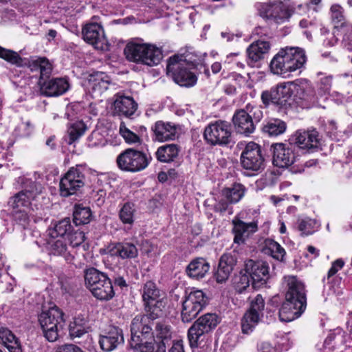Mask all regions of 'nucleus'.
<instances>
[{
  "instance_id": "f257e3e1",
  "label": "nucleus",
  "mask_w": 352,
  "mask_h": 352,
  "mask_svg": "<svg viewBox=\"0 0 352 352\" xmlns=\"http://www.w3.org/2000/svg\"><path fill=\"white\" fill-rule=\"evenodd\" d=\"M24 189L10 198L8 204L12 208V217L14 224L23 229L28 228L32 221L41 219L40 208L33 201L41 192V184L23 178Z\"/></svg>"
},
{
  "instance_id": "f03ea898",
  "label": "nucleus",
  "mask_w": 352,
  "mask_h": 352,
  "mask_svg": "<svg viewBox=\"0 0 352 352\" xmlns=\"http://www.w3.org/2000/svg\"><path fill=\"white\" fill-rule=\"evenodd\" d=\"M285 300L279 310L281 321L291 322L301 316L306 307V296L303 283L294 276L283 278Z\"/></svg>"
},
{
  "instance_id": "7ed1b4c3",
  "label": "nucleus",
  "mask_w": 352,
  "mask_h": 352,
  "mask_svg": "<svg viewBox=\"0 0 352 352\" xmlns=\"http://www.w3.org/2000/svg\"><path fill=\"white\" fill-rule=\"evenodd\" d=\"M307 61L303 49L294 47L281 48L270 61V71L283 78H289L292 73L302 69Z\"/></svg>"
},
{
  "instance_id": "20e7f679",
  "label": "nucleus",
  "mask_w": 352,
  "mask_h": 352,
  "mask_svg": "<svg viewBox=\"0 0 352 352\" xmlns=\"http://www.w3.org/2000/svg\"><path fill=\"white\" fill-rule=\"evenodd\" d=\"M195 65L184 58L183 56L175 55L168 58L166 65L167 74L182 87H192L197 81V77L191 71Z\"/></svg>"
},
{
  "instance_id": "39448f33",
  "label": "nucleus",
  "mask_w": 352,
  "mask_h": 352,
  "mask_svg": "<svg viewBox=\"0 0 352 352\" xmlns=\"http://www.w3.org/2000/svg\"><path fill=\"white\" fill-rule=\"evenodd\" d=\"M85 283L92 295L100 300H109L115 292L111 280L107 276L94 267L85 271Z\"/></svg>"
},
{
  "instance_id": "423d86ee",
  "label": "nucleus",
  "mask_w": 352,
  "mask_h": 352,
  "mask_svg": "<svg viewBox=\"0 0 352 352\" xmlns=\"http://www.w3.org/2000/svg\"><path fill=\"white\" fill-rule=\"evenodd\" d=\"M208 298L201 289L192 288L182 301L181 318L184 322L194 320L207 304Z\"/></svg>"
},
{
  "instance_id": "0eeeda50",
  "label": "nucleus",
  "mask_w": 352,
  "mask_h": 352,
  "mask_svg": "<svg viewBox=\"0 0 352 352\" xmlns=\"http://www.w3.org/2000/svg\"><path fill=\"white\" fill-rule=\"evenodd\" d=\"M142 297L146 311L151 319L160 316L164 307L163 299L160 298V292L153 281L146 282L142 290Z\"/></svg>"
},
{
  "instance_id": "6e6552de",
  "label": "nucleus",
  "mask_w": 352,
  "mask_h": 352,
  "mask_svg": "<svg viewBox=\"0 0 352 352\" xmlns=\"http://www.w3.org/2000/svg\"><path fill=\"white\" fill-rule=\"evenodd\" d=\"M150 160L151 157H148L144 153L128 148L117 157L116 162L121 170L134 173L146 168Z\"/></svg>"
},
{
  "instance_id": "1a4fd4ad",
  "label": "nucleus",
  "mask_w": 352,
  "mask_h": 352,
  "mask_svg": "<svg viewBox=\"0 0 352 352\" xmlns=\"http://www.w3.org/2000/svg\"><path fill=\"white\" fill-rule=\"evenodd\" d=\"M85 167L82 165H77L71 168L60 179V191L63 197L76 193L85 184Z\"/></svg>"
},
{
  "instance_id": "9d476101",
  "label": "nucleus",
  "mask_w": 352,
  "mask_h": 352,
  "mask_svg": "<svg viewBox=\"0 0 352 352\" xmlns=\"http://www.w3.org/2000/svg\"><path fill=\"white\" fill-rule=\"evenodd\" d=\"M204 136L211 145H227L231 142V126L223 120L212 122L205 128Z\"/></svg>"
},
{
  "instance_id": "9b49d317",
  "label": "nucleus",
  "mask_w": 352,
  "mask_h": 352,
  "mask_svg": "<svg viewBox=\"0 0 352 352\" xmlns=\"http://www.w3.org/2000/svg\"><path fill=\"white\" fill-rule=\"evenodd\" d=\"M256 8L263 19H270L276 23H283L292 16L291 10L282 2L257 3Z\"/></svg>"
},
{
  "instance_id": "f8f14e48",
  "label": "nucleus",
  "mask_w": 352,
  "mask_h": 352,
  "mask_svg": "<svg viewBox=\"0 0 352 352\" xmlns=\"http://www.w3.org/2000/svg\"><path fill=\"white\" fill-rule=\"evenodd\" d=\"M219 323V318L215 314H206L200 317L188 329V337L191 347H197L204 333L214 328Z\"/></svg>"
},
{
  "instance_id": "ddd939ff",
  "label": "nucleus",
  "mask_w": 352,
  "mask_h": 352,
  "mask_svg": "<svg viewBox=\"0 0 352 352\" xmlns=\"http://www.w3.org/2000/svg\"><path fill=\"white\" fill-rule=\"evenodd\" d=\"M293 82L278 84L269 91H264L261 94V100L265 107L271 104L278 105L285 104L292 96Z\"/></svg>"
},
{
  "instance_id": "4468645a",
  "label": "nucleus",
  "mask_w": 352,
  "mask_h": 352,
  "mask_svg": "<svg viewBox=\"0 0 352 352\" xmlns=\"http://www.w3.org/2000/svg\"><path fill=\"white\" fill-rule=\"evenodd\" d=\"M265 302L261 295L257 294L250 300V309L241 320V329L243 333H250L258 324L263 314Z\"/></svg>"
},
{
  "instance_id": "2eb2a0df",
  "label": "nucleus",
  "mask_w": 352,
  "mask_h": 352,
  "mask_svg": "<svg viewBox=\"0 0 352 352\" xmlns=\"http://www.w3.org/2000/svg\"><path fill=\"white\" fill-rule=\"evenodd\" d=\"M294 98L305 108H310L318 102V96L311 83L307 79L293 81Z\"/></svg>"
},
{
  "instance_id": "dca6fc26",
  "label": "nucleus",
  "mask_w": 352,
  "mask_h": 352,
  "mask_svg": "<svg viewBox=\"0 0 352 352\" xmlns=\"http://www.w3.org/2000/svg\"><path fill=\"white\" fill-rule=\"evenodd\" d=\"M241 164L243 168L258 171L264 166V158L261 146L253 142L245 145L241 155Z\"/></svg>"
},
{
  "instance_id": "f3484780",
  "label": "nucleus",
  "mask_w": 352,
  "mask_h": 352,
  "mask_svg": "<svg viewBox=\"0 0 352 352\" xmlns=\"http://www.w3.org/2000/svg\"><path fill=\"white\" fill-rule=\"evenodd\" d=\"M291 143L297 150L302 153H307L311 150L321 147V140L319 138L318 131H297L290 138Z\"/></svg>"
},
{
  "instance_id": "a211bd4d",
  "label": "nucleus",
  "mask_w": 352,
  "mask_h": 352,
  "mask_svg": "<svg viewBox=\"0 0 352 352\" xmlns=\"http://www.w3.org/2000/svg\"><path fill=\"white\" fill-rule=\"evenodd\" d=\"M84 40L92 45L95 49L106 51L109 49L107 39L104 35L102 27L97 23H90L82 28Z\"/></svg>"
},
{
  "instance_id": "6ab92c4d",
  "label": "nucleus",
  "mask_w": 352,
  "mask_h": 352,
  "mask_svg": "<svg viewBox=\"0 0 352 352\" xmlns=\"http://www.w3.org/2000/svg\"><path fill=\"white\" fill-rule=\"evenodd\" d=\"M269 265L263 261L248 260L245 263V270L252 280V287L259 288L264 285L269 278Z\"/></svg>"
},
{
  "instance_id": "aec40b11",
  "label": "nucleus",
  "mask_w": 352,
  "mask_h": 352,
  "mask_svg": "<svg viewBox=\"0 0 352 352\" xmlns=\"http://www.w3.org/2000/svg\"><path fill=\"white\" fill-rule=\"evenodd\" d=\"M297 150L292 143H279L274 146L273 164L278 167L285 168L293 164L298 157Z\"/></svg>"
},
{
  "instance_id": "412c9836",
  "label": "nucleus",
  "mask_w": 352,
  "mask_h": 352,
  "mask_svg": "<svg viewBox=\"0 0 352 352\" xmlns=\"http://www.w3.org/2000/svg\"><path fill=\"white\" fill-rule=\"evenodd\" d=\"M243 214L235 217L232 219L233 232L234 234V242L238 244L244 243L247 239L257 232L258 221L254 219L252 221L246 222L242 220Z\"/></svg>"
},
{
  "instance_id": "4be33fe9",
  "label": "nucleus",
  "mask_w": 352,
  "mask_h": 352,
  "mask_svg": "<svg viewBox=\"0 0 352 352\" xmlns=\"http://www.w3.org/2000/svg\"><path fill=\"white\" fill-rule=\"evenodd\" d=\"M248 111H249L248 107H247V110H239L236 111L232 118L236 132L245 136L250 135L255 130V124H254L252 115Z\"/></svg>"
},
{
  "instance_id": "5701e85b",
  "label": "nucleus",
  "mask_w": 352,
  "mask_h": 352,
  "mask_svg": "<svg viewBox=\"0 0 352 352\" xmlns=\"http://www.w3.org/2000/svg\"><path fill=\"white\" fill-rule=\"evenodd\" d=\"M45 247L50 255L62 256L69 263L73 260L74 257L67 252V246L64 238L47 235Z\"/></svg>"
},
{
  "instance_id": "b1692460",
  "label": "nucleus",
  "mask_w": 352,
  "mask_h": 352,
  "mask_svg": "<svg viewBox=\"0 0 352 352\" xmlns=\"http://www.w3.org/2000/svg\"><path fill=\"white\" fill-rule=\"evenodd\" d=\"M270 48L271 45L266 40L258 39L253 42L246 50L248 64L252 65L264 59Z\"/></svg>"
},
{
  "instance_id": "393cba45",
  "label": "nucleus",
  "mask_w": 352,
  "mask_h": 352,
  "mask_svg": "<svg viewBox=\"0 0 352 352\" xmlns=\"http://www.w3.org/2000/svg\"><path fill=\"white\" fill-rule=\"evenodd\" d=\"M113 98V108L115 113L129 117L135 113L137 104L131 97L118 93Z\"/></svg>"
},
{
  "instance_id": "a878e982",
  "label": "nucleus",
  "mask_w": 352,
  "mask_h": 352,
  "mask_svg": "<svg viewBox=\"0 0 352 352\" xmlns=\"http://www.w3.org/2000/svg\"><path fill=\"white\" fill-rule=\"evenodd\" d=\"M123 342L122 330L113 327L106 334L100 336L99 344L103 351L109 352L114 350Z\"/></svg>"
},
{
  "instance_id": "bb28decb",
  "label": "nucleus",
  "mask_w": 352,
  "mask_h": 352,
  "mask_svg": "<svg viewBox=\"0 0 352 352\" xmlns=\"http://www.w3.org/2000/svg\"><path fill=\"white\" fill-rule=\"evenodd\" d=\"M69 87L68 80L65 78H52L45 82L41 87L42 93L47 96H58L65 94Z\"/></svg>"
},
{
  "instance_id": "cd10ccee",
  "label": "nucleus",
  "mask_w": 352,
  "mask_h": 352,
  "mask_svg": "<svg viewBox=\"0 0 352 352\" xmlns=\"http://www.w3.org/2000/svg\"><path fill=\"white\" fill-rule=\"evenodd\" d=\"M107 250L111 256H118L122 259L134 258L138 255L137 247L129 242L111 244Z\"/></svg>"
},
{
  "instance_id": "c85d7f7f",
  "label": "nucleus",
  "mask_w": 352,
  "mask_h": 352,
  "mask_svg": "<svg viewBox=\"0 0 352 352\" xmlns=\"http://www.w3.org/2000/svg\"><path fill=\"white\" fill-rule=\"evenodd\" d=\"M110 84V78L104 72H97L89 76L88 86L94 96L101 95Z\"/></svg>"
},
{
  "instance_id": "c756f323",
  "label": "nucleus",
  "mask_w": 352,
  "mask_h": 352,
  "mask_svg": "<svg viewBox=\"0 0 352 352\" xmlns=\"http://www.w3.org/2000/svg\"><path fill=\"white\" fill-rule=\"evenodd\" d=\"M153 131L155 140L159 142L174 140L177 134L175 124L163 121H158L155 123Z\"/></svg>"
},
{
  "instance_id": "7c9ffc66",
  "label": "nucleus",
  "mask_w": 352,
  "mask_h": 352,
  "mask_svg": "<svg viewBox=\"0 0 352 352\" xmlns=\"http://www.w3.org/2000/svg\"><path fill=\"white\" fill-rule=\"evenodd\" d=\"M210 268V263L206 259L197 258L188 264L186 272L190 278L199 280L205 277Z\"/></svg>"
},
{
  "instance_id": "2f4dec72",
  "label": "nucleus",
  "mask_w": 352,
  "mask_h": 352,
  "mask_svg": "<svg viewBox=\"0 0 352 352\" xmlns=\"http://www.w3.org/2000/svg\"><path fill=\"white\" fill-rule=\"evenodd\" d=\"M146 44L138 41L129 42L124 50L126 59L131 62L143 64L142 59L146 50Z\"/></svg>"
},
{
  "instance_id": "473e14b6",
  "label": "nucleus",
  "mask_w": 352,
  "mask_h": 352,
  "mask_svg": "<svg viewBox=\"0 0 352 352\" xmlns=\"http://www.w3.org/2000/svg\"><path fill=\"white\" fill-rule=\"evenodd\" d=\"M63 312L56 306L43 310L38 315V320L40 326H46L50 324H59L65 321Z\"/></svg>"
},
{
  "instance_id": "72a5a7b5",
  "label": "nucleus",
  "mask_w": 352,
  "mask_h": 352,
  "mask_svg": "<svg viewBox=\"0 0 352 352\" xmlns=\"http://www.w3.org/2000/svg\"><path fill=\"white\" fill-rule=\"evenodd\" d=\"M148 322V317L146 316L141 314L136 316L131 324V337L150 336L151 327Z\"/></svg>"
},
{
  "instance_id": "f704fd0d",
  "label": "nucleus",
  "mask_w": 352,
  "mask_h": 352,
  "mask_svg": "<svg viewBox=\"0 0 352 352\" xmlns=\"http://www.w3.org/2000/svg\"><path fill=\"white\" fill-rule=\"evenodd\" d=\"M130 345L138 352H153L155 350V340L151 332L150 336L131 337Z\"/></svg>"
},
{
  "instance_id": "c9c22d12",
  "label": "nucleus",
  "mask_w": 352,
  "mask_h": 352,
  "mask_svg": "<svg viewBox=\"0 0 352 352\" xmlns=\"http://www.w3.org/2000/svg\"><path fill=\"white\" fill-rule=\"evenodd\" d=\"M0 344L6 347L10 352H22L19 340L8 329L0 328ZM0 352H3L1 349Z\"/></svg>"
},
{
  "instance_id": "e433bc0d",
  "label": "nucleus",
  "mask_w": 352,
  "mask_h": 352,
  "mask_svg": "<svg viewBox=\"0 0 352 352\" xmlns=\"http://www.w3.org/2000/svg\"><path fill=\"white\" fill-rule=\"evenodd\" d=\"M143 65L153 67L159 65L163 58L162 50L155 45L146 43Z\"/></svg>"
},
{
  "instance_id": "4c0bfd02",
  "label": "nucleus",
  "mask_w": 352,
  "mask_h": 352,
  "mask_svg": "<svg viewBox=\"0 0 352 352\" xmlns=\"http://www.w3.org/2000/svg\"><path fill=\"white\" fill-rule=\"evenodd\" d=\"M180 148L175 144H168L159 147L155 153L156 158L161 162L173 161L179 155Z\"/></svg>"
},
{
  "instance_id": "58836bf2",
  "label": "nucleus",
  "mask_w": 352,
  "mask_h": 352,
  "mask_svg": "<svg viewBox=\"0 0 352 352\" xmlns=\"http://www.w3.org/2000/svg\"><path fill=\"white\" fill-rule=\"evenodd\" d=\"M246 188L241 184L235 183L222 190L223 196L230 204L238 203L245 195Z\"/></svg>"
},
{
  "instance_id": "ea45409f",
  "label": "nucleus",
  "mask_w": 352,
  "mask_h": 352,
  "mask_svg": "<svg viewBox=\"0 0 352 352\" xmlns=\"http://www.w3.org/2000/svg\"><path fill=\"white\" fill-rule=\"evenodd\" d=\"M29 67L31 71L40 72L41 79L49 77L52 70V65L49 60L41 57L32 58L29 62Z\"/></svg>"
},
{
  "instance_id": "a19ab883",
  "label": "nucleus",
  "mask_w": 352,
  "mask_h": 352,
  "mask_svg": "<svg viewBox=\"0 0 352 352\" xmlns=\"http://www.w3.org/2000/svg\"><path fill=\"white\" fill-rule=\"evenodd\" d=\"M72 228L70 219L65 218L56 221L47 230V235L55 236L56 237L64 238L67 236Z\"/></svg>"
},
{
  "instance_id": "79ce46f5",
  "label": "nucleus",
  "mask_w": 352,
  "mask_h": 352,
  "mask_svg": "<svg viewBox=\"0 0 352 352\" xmlns=\"http://www.w3.org/2000/svg\"><path fill=\"white\" fill-rule=\"evenodd\" d=\"M88 323L82 316L75 317L69 326V335L72 338H80L87 332Z\"/></svg>"
},
{
  "instance_id": "37998d69",
  "label": "nucleus",
  "mask_w": 352,
  "mask_h": 352,
  "mask_svg": "<svg viewBox=\"0 0 352 352\" xmlns=\"http://www.w3.org/2000/svg\"><path fill=\"white\" fill-rule=\"evenodd\" d=\"M65 326V321L59 324H50L46 326H41L44 337L50 342L58 340L60 331Z\"/></svg>"
},
{
  "instance_id": "c03bdc74",
  "label": "nucleus",
  "mask_w": 352,
  "mask_h": 352,
  "mask_svg": "<svg viewBox=\"0 0 352 352\" xmlns=\"http://www.w3.org/2000/svg\"><path fill=\"white\" fill-rule=\"evenodd\" d=\"M286 123L279 119L269 121L263 127V131L270 135L277 136L286 130Z\"/></svg>"
},
{
  "instance_id": "a18cd8bd",
  "label": "nucleus",
  "mask_w": 352,
  "mask_h": 352,
  "mask_svg": "<svg viewBox=\"0 0 352 352\" xmlns=\"http://www.w3.org/2000/svg\"><path fill=\"white\" fill-rule=\"evenodd\" d=\"M135 205L131 202L124 204L119 212V217L124 224L132 225L134 222Z\"/></svg>"
},
{
  "instance_id": "49530a36",
  "label": "nucleus",
  "mask_w": 352,
  "mask_h": 352,
  "mask_svg": "<svg viewBox=\"0 0 352 352\" xmlns=\"http://www.w3.org/2000/svg\"><path fill=\"white\" fill-rule=\"evenodd\" d=\"M266 252L278 261H283L285 255V250L281 245L272 239L265 241Z\"/></svg>"
},
{
  "instance_id": "de8ad7c7",
  "label": "nucleus",
  "mask_w": 352,
  "mask_h": 352,
  "mask_svg": "<svg viewBox=\"0 0 352 352\" xmlns=\"http://www.w3.org/2000/svg\"><path fill=\"white\" fill-rule=\"evenodd\" d=\"M86 129L87 126L82 121L78 120L71 124L67 130L69 137V144H72L80 138L85 133Z\"/></svg>"
},
{
  "instance_id": "09e8293b",
  "label": "nucleus",
  "mask_w": 352,
  "mask_h": 352,
  "mask_svg": "<svg viewBox=\"0 0 352 352\" xmlns=\"http://www.w3.org/2000/svg\"><path fill=\"white\" fill-rule=\"evenodd\" d=\"M317 227L316 221L309 217L299 218L298 220V228L302 235L313 234Z\"/></svg>"
},
{
  "instance_id": "8fccbe9b",
  "label": "nucleus",
  "mask_w": 352,
  "mask_h": 352,
  "mask_svg": "<svg viewBox=\"0 0 352 352\" xmlns=\"http://www.w3.org/2000/svg\"><path fill=\"white\" fill-rule=\"evenodd\" d=\"M91 215L89 208L76 206L74 211V222L76 225L86 224L89 222Z\"/></svg>"
},
{
  "instance_id": "3c124183",
  "label": "nucleus",
  "mask_w": 352,
  "mask_h": 352,
  "mask_svg": "<svg viewBox=\"0 0 352 352\" xmlns=\"http://www.w3.org/2000/svg\"><path fill=\"white\" fill-rule=\"evenodd\" d=\"M318 76H321L318 82V98L323 96L327 95L330 91L331 84H332V77L331 76H325L321 73L318 74Z\"/></svg>"
},
{
  "instance_id": "603ef678",
  "label": "nucleus",
  "mask_w": 352,
  "mask_h": 352,
  "mask_svg": "<svg viewBox=\"0 0 352 352\" xmlns=\"http://www.w3.org/2000/svg\"><path fill=\"white\" fill-rule=\"evenodd\" d=\"M0 58L16 65H21L22 62V59L17 52L1 46H0Z\"/></svg>"
},
{
  "instance_id": "864d4df0",
  "label": "nucleus",
  "mask_w": 352,
  "mask_h": 352,
  "mask_svg": "<svg viewBox=\"0 0 352 352\" xmlns=\"http://www.w3.org/2000/svg\"><path fill=\"white\" fill-rule=\"evenodd\" d=\"M119 132L126 143L129 144L141 143L140 137L126 128L123 122L120 125Z\"/></svg>"
},
{
  "instance_id": "5fc2aeb1",
  "label": "nucleus",
  "mask_w": 352,
  "mask_h": 352,
  "mask_svg": "<svg viewBox=\"0 0 352 352\" xmlns=\"http://www.w3.org/2000/svg\"><path fill=\"white\" fill-rule=\"evenodd\" d=\"M331 17L332 21L336 25H343L344 23L345 17L344 15V9L338 4H333L330 8Z\"/></svg>"
},
{
  "instance_id": "6e6d98bb",
  "label": "nucleus",
  "mask_w": 352,
  "mask_h": 352,
  "mask_svg": "<svg viewBox=\"0 0 352 352\" xmlns=\"http://www.w3.org/2000/svg\"><path fill=\"white\" fill-rule=\"evenodd\" d=\"M67 236L69 245L72 248L80 246L85 240V233L80 230L70 232Z\"/></svg>"
},
{
  "instance_id": "4d7b16f0",
  "label": "nucleus",
  "mask_w": 352,
  "mask_h": 352,
  "mask_svg": "<svg viewBox=\"0 0 352 352\" xmlns=\"http://www.w3.org/2000/svg\"><path fill=\"white\" fill-rule=\"evenodd\" d=\"M250 285V276L248 274H241L236 277L234 281L235 289L239 293L243 292Z\"/></svg>"
},
{
  "instance_id": "13d9d810",
  "label": "nucleus",
  "mask_w": 352,
  "mask_h": 352,
  "mask_svg": "<svg viewBox=\"0 0 352 352\" xmlns=\"http://www.w3.org/2000/svg\"><path fill=\"white\" fill-rule=\"evenodd\" d=\"M33 131V126L29 122H21L15 128L14 133L21 137L29 136Z\"/></svg>"
},
{
  "instance_id": "bf43d9fd",
  "label": "nucleus",
  "mask_w": 352,
  "mask_h": 352,
  "mask_svg": "<svg viewBox=\"0 0 352 352\" xmlns=\"http://www.w3.org/2000/svg\"><path fill=\"white\" fill-rule=\"evenodd\" d=\"M236 263V259L234 255L232 254H223L220 258L219 265L221 266L232 271L234 265Z\"/></svg>"
},
{
  "instance_id": "052dcab7",
  "label": "nucleus",
  "mask_w": 352,
  "mask_h": 352,
  "mask_svg": "<svg viewBox=\"0 0 352 352\" xmlns=\"http://www.w3.org/2000/svg\"><path fill=\"white\" fill-rule=\"evenodd\" d=\"M155 336L162 340H166L171 336V332L168 325L157 323L155 326Z\"/></svg>"
},
{
  "instance_id": "680f3d73",
  "label": "nucleus",
  "mask_w": 352,
  "mask_h": 352,
  "mask_svg": "<svg viewBox=\"0 0 352 352\" xmlns=\"http://www.w3.org/2000/svg\"><path fill=\"white\" fill-rule=\"evenodd\" d=\"M232 271L219 265L218 269L215 274V278L217 283H221L225 282L229 277Z\"/></svg>"
},
{
  "instance_id": "e2e57ef3",
  "label": "nucleus",
  "mask_w": 352,
  "mask_h": 352,
  "mask_svg": "<svg viewBox=\"0 0 352 352\" xmlns=\"http://www.w3.org/2000/svg\"><path fill=\"white\" fill-rule=\"evenodd\" d=\"M344 265V261L342 258H338L332 263L331 268L327 273L328 278L335 275Z\"/></svg>"
},
{
  "instance_id": "0e129e2a",
  "label": "nucleus",
  "mask_w": 352,
  "mask_h": 352,
  "mask_svg": "<svg viewBox=\"0 0 352 352\" xmlns=\"http://www.w3.org/2000/svg\"><path fill=\"white\" fill-rule=\"evenodd\" d=\"M258 352H279L276 346L268 342H263L257 346Z\"/></svg>"
},
{
  "instance_id": "69168bd1",
  "label": "nucleus",
  "mask_w": 352,
  "mask_h": 352,
  "mask_svg": "<svg viewBox=\"0 0 352 352\" xmlns=\"http://www.w3.org/2000/svg\"><path fill=\"white\" fill-rule=\"evenodd\" d=\"M57 352H84L79 346L67 344L60 346Z\"/></svg>"
},
{
  "instance_id": "338daca9",
  "label": "nucleus",
  "mask_w": 352,
  "mask_h": 352,
  "mask_svg": "<svg viewBox=\"0 0 352 352\" xmlns=\"http://www.w3.org/2000/svg\"><path fill=\"white\" fill-rule=\"evenodd\" d=\"M248 112L252 115L254 123L259 122L263 118V112L258 107H252Z\"/></svg>"
},
{
  "instance_id": "774afa93",
  "label": "nucleus",
  "mask_w": 352,
  "mask_h": 352,
  "mask_svg": "<svg viewBox=\"0 0 352 352\" xmlns=\"http://www.w3.org/2000/svg\"><path fill=\"white\" fill-rule=\"evenodd\" d=\"M309 10V5L307 3L305 5L299 4L297 6L293 8L292 12H291V13H296L300 15H303L306 14Z\"/></svg>"
}]
</instances>
